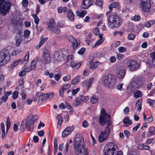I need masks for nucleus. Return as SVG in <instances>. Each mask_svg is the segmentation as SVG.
Instances as JSON below:
<instances>
[{
	"label": "nucleus",
	"mask_w": 155,
	"mask_h": 155,
	"mask_svg": "<svg viewBox=\"0 0 155 155\" xmlns=\"http://www.w3.org/2000/svg\"><path fill=\"white\" fill-rule=\"evenodd\" d=\"M84 140L82 135L76 133L74 141V151L77 155H87V149L84 146Z\"/></svg>",
	"instance_id": "nucleus-1"
},
{
	"label": "nucleus",
	"mask_w": 155,
	"mask_h": 155,
	"mask_svg": "<svg viewBox=\"0 0 155 155\" xmlns=\"http://www.w3.org/2000/svg\"><path fill=\"white\" fill-rule=\"evenodd\" d=\"M103 152L105 155H123L121 151H119L117 146L111 142L108 143L105 145Z\"/></svg>",
	"instance_id": "nucleus-2"
},
{
	"label": "nucleus",
	"mask_w": 155,
	"mask_h": 155,
	"mask_svg": "<svg viewBox=\"0 0 155 155\" xmlns=\"http://www.w3.org/2000/svg\"><path fill=\"white\" fill-rule=\"evenodd\" d=\"M122 23L120 18L115 13H112L109 16L108 26L112 28L119 27Z\"/></svg>",
	"instance_id": "nucleus-3"
},
{
	"label": "nucleus",
	"mask_w": 155,
	"mask_h": 155,
	"mask_svg": "<svg viewBox=\"0 0 155 155\" xmlns=\"http://www.w3.org/2000/svg\"><path fill=\"white\" fill-rule=\"evenodd\" d=\"M10 60V54L9 51L4 49L0 52V67L8 63Z\"/></svg>",
	"instance_id": "nucleus-4"
},
{
	"label": "nucleus",
	"mask_w": 155,
	"mask_h": 155,
	"mask_svg": "<svg viewBox=\"0 0 155 155\" xmlns=\"http://www.w3.org/2000/svg\"><path fill=\"white\" fill-rule=\"evenodd\" d=\"M110 116L108 114L104 109L101 110V115L99 117V121L100 124L104 126L107 123V126L111 127V123L110 121Z\"/></svg>",
	"instance_id": "nucleus-5"
},
{
	"label": "nucleus",
	"mask_w": 155,
	"mask_h": 155,
	"mask_svg": "<svg viewBox=\"0 0 155 155\" xmlns=\"http://www.w3.org/2000/svg\"><path fill=\"white\" fill-rule=\"evenodd\" d=\"M34 123L27 117L25 119L22 121L20 127V129L21 132H24L27 128L30 131L32 130L33 128Z\"/></svg>",
	"instance_id": "nucleus-6"
},
{
	"label": "nucleus",
	"mask_w": 155,
	"mask_h": 155,
	"mask_svg": "<svg viewBox=\"0 0 155 155\" xmlns=\"http://www.w3.org/2000/svg\"><path fill=\"white\" fill-rule=\"evenodd\" d=\"M68 52L65 49H61L55 52L54 55V59L56 63L62 61L64 57L68 54Z\"/></svg>",
	"instance_id": "nucleus-7"
},
{
	"label": "nucleus",
	"mask_w": 155,
	"mask_h": 155,
	"mask_svg": "<svg viewBox=\"0 0 155 155\" xmlns=\"http://www.w3.org/2000/svg\"><path fill=\"white\" fill-rule=\"evenodd\" d=\"M11 4L8 1H0V12L5 15L10 8Z\"/></svg>",
	"instance_id": "nucleus-8"
},
{
	"label": "nucleus",
	"mask_w": 155,
	"mask_h": 155,
	"mask_svg": "<svg viewBox=\"0 0 155 155\" xmlns=\"http://www.w3.org/2000/svg\"><path fill=\"white\" fill-rule=\"evenodd\" d=\"M111 127L106 126L101 131L98 137V140L100 142H102L108 138L110 134V128Z\"/></svg>",
	"instance_id": "nucleus-9"
},
{
	"label": "nucleus",
	"mask_w": 155,
	"mask_h": 155,
	"mask_svg": "<svg viewBox=\"0 0 155 155\" xmlns=\"http://www.w3.org/2000/svg\"><path fill=\"white\" fill-rule=\"evenodd\" d=\"M140 6L142 11L144 12H148L150 9L151 5L150 0H141Z\"/></svg>",
	"instance_id": "nucleus-10"
},
{
	"label": "nucleus",
	"mask_w": 155,
	"mask_h": 155,
	"mask_svg": "<svg viewBox=\"0 0 155 155\" xmlns=\"http://www.w3.org/2000/svg\"><path fill=\"white\" fill-rule=\"evenodd\" d=\"M127 68L131 71H133L138 69V65L137 62L134 60H130L127 63Z\"/></svg>",
	"instance_id": "nucleus-11"
},
{
	"label": "nucleus",
	"mask_w": 155,
	"mask_h": 155,
	"mask_svg": "<svg viewBox=\"0 0 155 155\" xmlns=\"http://www.w3.org/2000/svg\"><path fill=\"white\" fill-rule=\"evenodd\" d=\"M126 69L120 67H118L116 70V74L117 77L119 79H123L126 74Z\"/></svg>",
	"instance_id": "nucleus-12"
},
{
	"label": "nucleus",
	"mask_w": 155,
	"mask_h": 155,
	"mask_svg": "<svg viewBox=\"0 0 155 155\" xmlns=\"http://www.w3.org/2000/svg\"><path fill=\"white\" fill-rule=\"evenodd\" d=\"M104 83L106 87H110L114 84V80L112 79L111 76L106 75L104 76L103 79Z\"/></svg>",
	"instance_id": "nucleus-13"
},
{
	"label": "nucleus",
	"mask_w": 155,
	"mask_h": 155,
	"mask_svg": "<svg viewBox=\"0 0 155 155\" xmlns=\"http://www.w3.org/2000/svg\"><path fill=\"white\" fill-rule=\"evenodd\" d=\"M50 61L51 57L49 51L45 50L44 53L42 62L44 64H46L49 63Z\"/></svg>",
	"instance_id": "nucleus-14"
},
{
	"label": "nucleus",
	"mask_w": 155,
	"mask_h": 155,
	"mask_svg": "<svg viewBox=\"0 0 155 155\" xmlns=\"http://www.w3.org/2000/svg\"><path fill=\"white\" fill-rule=\"evenodd\" d=\"M140 83V81L137 77H134L131 83V87L134 88H137L141 84Z\"/></svg>",
	"instance_id": "nucleus-15"
},
{
	"label": "nucleus",
	"mask_w": 155,
	"mask_h": 155,
	"mask_svg": "<svg viewBox=\"0 0 155 155\" xmlns=\"http://www.w3.org/2000/svg\"><path fill=\"white\" fill-rule=\"evenodd\" d=\"M71 85L70 84H67L61 86L60 88L59 94L60 96L63 97H64V92L71 87Z\"/></svg>",
	"instance_id": "nucleus-16"
},
{
	"label": "nucleus",
	"mask_w": 155,
	"mask_h": 155,
	"mask_svg": "<svg viewBox=\"0 0 155 155\" xmlns=\"http://www.w3.org/2000/svg\"><path fill=\"white\" fill-rule=\"evenodd\" d=\"M36 95L38 97V100L39 101L45 100L47 98V93L44 94L41 92H37L36 93Z\"/></svg>",
	"instance_id": "nucleus-17"
},
{
	"label": "nucleus",
	"mask_w": 155,
	"mask_h": 155,
	"mask_svg": "<svg viewBox=\"0 0 155 155\" xmlns=\"http://www.w3.org/2000/svg\"><path fill=\"white\" fill-rule=\"evenodd\" d=\"M92 0H84L83 1L82 7L84 9H88L93 4Z\"/></svg>",
	"instance_id": "nucleus-18"
},
{
	"label": "nucleus",
	"mask_w": 155,
	"mask_h": 155,
	"mask_svg": "<svg viewBox=\"0 0 155 155\" xmlns=\"http://www.w3.org/2000/svg\"><path fill=\"white\" fill-rule=\"evenodd\" d=\"M74 130V127L73 126L69 127L65 129L62 133V135L63 137H65L71 133Z\"/></svg>",
	"instance_id": "nucleus-19"
},
{
	"label": "nucleus",
	"mask_w": 155,
	"mask_h": 155,
	"mask_svg": "<svg viewBox=\"0 0 155 155\" xmlns=\"http://www.w3.org/2000/svg\"><path fill=\"white\" fill-rule=\"evenodd\" d=\"M94 80V78H92L89 79L87 81H84L83 82L82 85L87 88H88L91 86Z\"/></svg>",
	"instance_id": "nucleus-20"
},
{
	"label": "nucleus",
	"mask_w": 155,
	"mask_h": 155,
	"mask_svg": "<svg viewBox=\"0 0 155 155\" xmlns=\"http://www.w3.org/2000/svg\"><path fill=\"white\" fill-rule=\"evenodd\" d=\"M69 64L70 66L72 68H75L77 69L79 68L81 65V62H76L73 61H71Z\"/></svg>",
	"instance_id": "nucleus-21"
},
{
	"label": "nucleus",
	"mask_w": 155,
	"mask_h": 155,
	"mask_svg": "<svg viewBox=\"0 0 155 155\" xmlns=\"http://www.w3.org/2000/svg\"><path fill=\"white\" fill-rule=\"evenodd\" d=\"M48 29L49 30H51L54 28L55 25V21L54 19L52 18L50 19V22L47 24Z\"/></svg>",
	"instance_id": "nucleus-22"
},
{
	"label": "nucleus",
	"mask_w": 155,
	"mask_h": 155,
	"mask_svg": "<svg viewBox=\"0 0 155 155\" xmlns=\"http://www.w3.org/2000/svg\"><path fill=\"white\" fill-rule=\"evenodd\" d=\"M101 63L99 61H97L94 63H92L90 65V68L93 70H94L98 66H100Z\"/></svg>",
	"instance_id": "nucleus-23"
},
{
	"label": "nucleus",
	"mask_w": 155,
	"mask_h": 155,
	"mask_svg": "<svg viewBox=\"0 0 155 155\" xmlns=\"http://www.w3.org/2000/svg\"><path fill=\"white\" fill-rule=\"evenodd\" d=\"M29 52H28L26 54L24 57L23 59H20V60H22V61H21V64H27L28 63V61L29 60Z\"/></svg>",
	"instance_id": "nucleus-24"
},
{
	"label": "nucleus",
	"mask_w": 155,
	"mask_h": 155,
	"mask_svg": "<svg viewBox=\"0 0 155 155\" xmlns=\"http://www.w3.org/2000/svg\"><path fill=\"white\" fill-rule=\"evenodd\" d=\"M38 62V59H34L31 61L30 67L33 70L36 69Z\"/></svg>",
	"instance_id": "nucleus-25"
},
{
	"label": "nucleus",
	"mask_w": 155,
	"mask_h": 155,
	"mask_svg": "<svg viewBox=\"0 0 155 155\" xmlns=\"http://www.w3.org/2000/svg\"><path fill=\"white\" fill-rule=\"evenodd\" d=\"M99 97L96 95L93 96L90 99V102L91 104H95L99 101Z\"/></svg>",
	"instance_id": "nucleus-26"
},
{
	"label": "nucleus",
	"mask_w": 155,
	"mask_h": 155,
	"mask_svg": "<svg viewBox=\"0 0 155 155\" xmlns=\"http://www.w3.org/2000/svg\"><path fill=\"white\" fill-rule=\"evenodd\" d=\"M48 39V38H44V36L43 35L41 36V38L40 40L41 41H40V42L39 43V45L38 46H37V48H39L41 47L43 44L46 41H47V40Z\"/></svg>",
	"instance_id": "nucleus-27"
},
{
	"label": "nucleus",
	"mask_w": 155,
	"mask_h": 155,
	"mask_svg": "<svg viewBox=\"0 0 155 155\" xmlns=\"http://www.w3.org/2000/svg\"><path fill=\"white\" fill-rule=\"evenodd\" d=\"M76 13L77 16L83 18L87 13V11L86 10H78Z\"/></svg>",
	"instance_id": "nucleus-28"
},
{
	"label": "nucleus",
	"mask_w": 155,
	"mask_h": 155,
	"mask_svg": "<svg viewBox=\"0 0 155 155\" xmlns=\"http://www.w3.org/2000/svg\"><path fill=\"white\" fill-rule=\"evenodd\" d=\"M67 16L71 21H73L74 19V15L73 12L71 10H69L67 13Z\"/></svg>",
	"instance_id": "nucleus-29"
},
{
	"label": "nucleus",
	"mask_w": 155,
	"mask_h": 155,
	"mask_svg": "<svg viewBox=\"0 0 155 155\" xmlns=\"http://www.w3.org/2000/svg\"><path fill=\"white\" fill-rule=\"evenodd\" d=\"M81 98L80 96L77 97L76 98L75 101L73 103V105L75 107H77L80 105L82 103Z\"/></svg>",
	"instance_id": "nucleus-30"
},
{
	"label": "nucleus",
	"mask_w": 155,
	"mask_h": 155,
	"mask_svg": "<svg viewBox=\"0 0 155 155\" xmlns=\"http://www.w3.org/2000/svg\"><path fill=\"white\" fill-rule=\"evenodd\" d=\"M142 99H139L137 101L136 104V106L137 107V110L139 112H140L141 109V103Z\"/></svg>",
	"instance_id": "nucleus-31"
},
{
	"label": "nucleus",
	"mask_w": 155,
	"mask_h": 155,
	"mask_svg": "<svg viewBox=\"0 0 155 155\" xmlns=\"http://www.w3.org/2000/svg\"><path fill=\"white\" fill-rule=\"evenodd\" d=\"M155 23V20H152L146 22L145 24V26L148 28H150Z\"/></svg>",
	"instance_id": "nucleus-32"
},
{
	"label": "nucleus",
	"mask_w": 155,
	"mask_h": 155,
	"mask_svg": "<svg viewBox=\"0 0 155 155\" xmlns=\"http://www.w3.org/2000/svg\"><path fill=\"white\" fill-rule=\"evenodd\" d=\"M28 117L29 118H30V119L34 123L36 121L37 119L38 118V115H30Z\"/></svg>",
	"instance_id": "nucleus-33"
},
{
	"label": "nucleus",
	"mask_w": 155,
	"mask_h": 155,
	"mask_svg": "<svg viewBox=\"0 0 155 155\" xmlns=\"http://www.w3.org/2000/svg\"><path fill=\"white\" fill-rule=\"evenodd\" d=\"M142 96V93L139 90L136 91L134 94V97L136 98L141 97Z\"/></svg>",
	"instance_id": "nucleus-34"
},
{
	"label": "nucleus",
	"mask_w": 155,
	"mask_h": 155,
	"mask_svg": "<svg viewBox=\"0 0 155 155\" xmlns=\"http://www.w3.org/2000/svg\"><path fill=\"white\" fill-rule=\"evenodd\" d=\"M22 61L21 60L18 59L17 60H15L13 61L11 65V68H14L19 63H21V61Z\"/></svg>",
	"instance_id": "nucleus-35"
},
{
	"label": "nucleus",
	"mask_w": 155,
	"mask_h": 155,
	"mask_svg": "<svg viewBox=\"0 0 155 155\" xmlns=\"http://www.w3.org/2000/svg\"><path fill=\"white\" fill-rule=\"evenodd\" d=\"M67 9V8L65 7L60 6L58 8V12L59 13H61L62 12H65Z\"/></svg>",
	"instance_id": "nucleus-36"
},
{
	"label": "nucleus",
	"mask_w": 155,
	"mask_h": 155,
	"mask_svg": "<svg viewBox=\"0 0 155 155\" xmlns=\"http://www.w3.org/2000/svg\"><path fill=\"white\" fill-rule=\"evenodd\" d=\"M82 103L83 102L84 103L86 102L89 99V97L87 96H84L83 95H80L79 96Z\"/></svg>",
	"instance_id": "nucleus-37"
},
{
	"label": "nucleus",
	"mask_w": 155,
	"mask_h": 155,
	"mask_svg": "<svg viewBox=\"0 0 155 155\" xmlns=\"http://www.w3.org/2000/svg\"><path fill=\"white\" fill-rule=\"evenodd\" d=\"M79 78L80 76H77L71 81V83L74 85L77 84L79 81Z\"/></svg>",
	"instance_id": "nucleus-38"
},
{
	"label": "nucleus",
	"mask_w": 155,
	"mask_h": 155,
	"mask_svg": "<svg viewBox=\"0 0 155 155\" xmlns=\"http://www.w3.org/2000/svg\"><path fill=\"white\" fill-rule=\"evenodd\" d=\"M104 39H100L97 41L95 43L94 45L93 48H94L97 46H98L102 43L104 41Z\"/></svg>",
	"instance_id": "nucleus-39"
},
{
	"label": "nucleus",
	"mask_w": 155,
	"mask_h": 155,
	"mask_svg": "<svg viewBox=\"0 0 155 155\" xmlns=\"http://www.w3.org/2000/svg\"><path fill=\"white\" fill-rule=\"evenodd\" d=\"M32 16L34 19V22L35 24L37 25L39 23V19L37 15H35V14H33L32 15Z\"/></svg>",
	"instance_id": "nucleus-40"
},
{
	"label": "nucleus",
	"mask_w": 155,
	"mask_h": 155,
	"mask_svg": "<svg viewBox=\"0 0 155 155\" xmlns=\"http://www.w3.org/2000/svg\"><path fill=\"white\" fill-rule=\"evenodd\" d=\"M66 38L71 42H74V41H75L76 39L72 36L67 35L66 36Z\"/></svg>",
	"instance_id": "nucleus-41"
},
{
	"label": "nucleus",
	"mask_w": 155,
	"mask_h": 155,
	"mask_svg": "<svg viewBox=\"0 0 155 155\" xmlns=\"http://www.w3.org/2000/svg\"><path fill=\"white\" fill-rule=\"evenodd\" d=\"M140 19V17L139 15H135V16H133L131 18V20L132 21H139Z\"/></svg>",
	"instance_id": "nucleus-42"
},
{
	"label": "nucleus",
	"mask_w": 155,
	"mask_h": 155,
	"mask_svg": "<svg viewBox=\"0 0 155 155\" xmlns=\"http://www.w3.org/2000/svg\"><path fill=\"white\" fill-rule=\"evenodd\" d=\"M123 123L124 124H132V122L131 120H130L129 118L127 117L125 118L123 120Z\"/></svg>",
	"instance_id": "nucleus-43"
},
{
	"label": "nucleus",
	"mask_w": 155,
	"mask_h": 155,
	"mask_svg": "<svg viewBox=\"0 0 155 155\" xmlns=\"http://www.w3.org/2000/svg\"><path fill=\"white\" fill-rule=\"evenodd\" d=\"M149 133L152 135H154L155 134V127H151L149 129Z\"/></svg>",
	"instance_id": "nucleus-44"
},
{
	"label": "nucleus",
	"mask_w": 155,
	"mask_h": 155,
	"mask_svg": "<svg viewBox=\"0 0 155 155\" xmlns=\"http://www.w3.org/2000/svg\"><path fill=\"white\" fill-rule=\"evenodd\" d=\"M57 118L58 119V124L61 126L63 122V119L62 117L61 116L58 115L57 116Z\"/></svg>",
	"instance_id": "nucleus-45"
},
{
	"label": "nucleus",
	"mask_w": 155,
	"mask_h": 155,
	"mask_svg": "<svg viewBox=\"0 0 155 155\" xmlns=\"http://www.w3.org/2000/svg\"><path fill=\"white\" fill-rule=\"evenodd\" d=\"M147 103L149 104L150 106L151 107H153V104L155 102L153 100L151 99H148L147 100Z\"/></svg>",
	"instance_id": "nucleus-46"
},
{
	"label": "nucleus",
	"mask_w": 155,
	"mask_h": 155,
	"mask_svg": "<svg viewBox=\"0 0 155 155\" xmlns=\"http://www.w3.org/2000/svg\"><path fill=\"white\" fill-rule=\"evenodd\" d=\"M11 126V122L10 118L9 117H7L6 118V129H8Z\"/></svg>",
	"instance_id": "nucleus-47"
},
{
	"label": "nucleus",
	"mask_w": 155,
	"mask_h": 155,
	"mask_svg": "<svg viewBox=\"0 0 155 155\" xmlns=\"http://www.w3.org/2000/svg\"><path fill=\"white\" fill-rule=\"evenodd\" d=\"M22 41V39L21 38H17L16 40V46L17 47L19 46Z\"/></svg>",
	"instance_id": "nucleus-48"
},
{
	"label": "nucleus",
	"mask_w": 155,
	"mask_h": 155,
	"mask_svg": "<svg viewBox=\"0 0 155 155\" xmlns=\"http://www.w3.org/2000/svg\"><path fill=\"white\" fill-rule=\"evenodd\" d=\"M19 53V51L18 50H13L11 53V55L12 56H16Z\"/></svg>",
	"instance_id": "nucleus-49"
},
{
	"label": "nucleus",
	"mask_w": 155,
	"mask_h": 155,
	"mask_svg": "<svg viewBox=\"0 0 155 155\" xmlns=\"http://www.w3.org/2000/svg\"><path fill=\"white\" fill-rule=\"evenodd\" d=\"M119 52L120 53H123L126 50V48L123 46L119 47L118 49Z\"/></svg>",
	"instance_id": "nucleus-50"
},
{
	"label": "nucleus",
	"mask_w": 155,
	"mask_h": 155,
	"mask_svg": "<svg viewBox=\"0 0 155 155\" xmlns=\"http://www.w3.org/2000/svg\"><path fill=\"white\" fill-rule=\"evenodd\" d=\"M65 24L63 21H59L58 24V26L59 27L62 28L65 26Z\"/></svg>",
	"instance_id": "nucleus-51"
},
{
	"label": "nucleus",
	"mask_w": 155,
	"mask_h": 155,
	"mask_svg": "<svg viewBox=\"0 0 155 155\" xmlns=\"http://www.w3.org/2000/svg\"><path fill=\"white\" fill-rule=\"evenodd\" d=\"M71 79V75L70 74L63 77V79L64 81L66 82L69 81Z\"/></svg>",
	"instance_id": "nucleus-52"
},
{
	"label": "nucleus",
	"mask_w": 155,
	"mask_h": 155,
	"mask_svg": "<svg viewBox=\"0 0 155 155\" xmlns=\"http://www.w3.org/2000/svg\"><path fill=\"white\" fill-rule=\"evenodd\" d=\"M135 37V36L134 35H133L131 34H129L128 35L127 38L128 39L130 40H133Z\"/></svg>",
	"instance_id": "nucleus-53"
},
{
	"label": "nucleus",
	"mask_w": 155,
	"mask_h": 155,
	"mask_svg": "<svg viewBox=\"0 0 155 155\" xmlns=\"http://www.w3.org/2000/svg\"><path fill=\"white\" fill-rule=\"evenodd\" d=\"M111 5L113 7V8H118L119 7V4L117 2H114L112 3Z\"/></svg>",
	"instance_id": "nucleus-54"
},
{
	"label": "nucleus",
	"mask_w": 155,
	"mask_h": 155,
	"mask_svg": "<svg viewBox=\"0 0 155 155\" xmlns=\"http://www.w3.org/2000/svg\"><path fill=\"white\" fill-rule=\"evenodd\" d=\"M125 57V56L121 54H118L117 55V60H120L123 59Z\"/></svg>",
	"instance_id": "nucleus-55"
},
{
	"label": "nucleus",
	"mask_w": 155,
	"mask_h": 155,
	"mask_svg": "<svg viewBox=\"0 0 155 155\" xmlns=\"http://www.w3.org/2000/svg\"><path fill=\"white\" fill-rule=\"evenodd\" d=\"M72 43L73 48L74 49H76L78 46V44L76 39H75V41H74Z\"/></svg>",
	"instance_id": "nucleus-56"
},
{
	"label": "nucleus",
	"mask_w": 155,
	"mask_h": 155,
	"mask_svg": "<svg viewBox=\"0 0 155 155\" xmlns=\"http://www.w3.org/2000/svg\"><path fill=\"white\" fill-rule=\"evenodd\" d=\"M21 3L22 6L24 7H26L28 3V0H23Z\"/></svg>",
	"instance_id": "nucleus-57"
},
{
	"label": "nucleus",
	"mask_w": 155,
	"mask_h": 155,
	"mask_svg": "<svg viewBox=\"0 0 155 155\" xmlns=\"http://www.w3.org/2000/svg\"><path fill=\"white\" fill-rule=\"evenodd\" d=\"M47 98H48L49 99L52 98L54 96V93L53 92H50L49 93H47Z\"/></svg>",
	"instance_id": "nucleus-58"
},
{
	"label": "nucleus",
	"mask_w": 155,
	"mask_h": 155,
	"mask_svg": "<svg viewBox=\"0 0 155 155\" xmlns=\"http://www.w3.org/2000/svg\"><path fill=\"white\" fill-rule=\"evenodd\" d=\"M24 68L25 70V71H26L27 72H30L32 70H33L32 69H31V68L30 67V66L28 67H27L26 66H25L24 67Z\"/></svg>",
	"instance_id": "nucleus-59"
},
{
	"label": "nucleus",
	"mask_w": 155,
	"mask_h": 155,
	"mask_svg": "<svg viewBox=\"0 0 155 155\" xmlns=\"http://www.w3.org/2000/svg\"><path fill=\"white\" fill-rule=\"evenodd\" d=\"M153 64L155 65V51L153 52L151 54Z\"/></svg>",
	"instance_id": "nucleus-60"
},
{
	"label": "nucleus",
	"mask_w": 155,
	"mask_h": 155,
	"mask_svg": "<svg viewBox=\"0 0 155 155\" xmlns=\"http://www.w3.org/2000/svg\"><path fill=\"white\" fill-rule=\"evenodd\" d=\"M19 124L18 122H16L14 124L13 129L14 131H16L18 129V126L19 125Z\"/></svg>",
	"instance_id": "nucleus-61"
},
{
	"label": "nucleus",
	"mask_w": 155,
	"mask_h": 155,
	"mask_svg": "<svg viewBox=\"0 0 155 155\" xmlns=\"http://www.w3.org/2000/svg\"><path fill=\"white\" fill-rule=\"evenodd\" d=\"M79 91V88H77L73 90L72 91V94L73 96H74Z\"/></svg>",
	"instance_id": "nucleus-62"
},
{
	"label": "nucleus",
	"mask_w": 155,
	"mask_h": 155,
	"mask_svg": "<svg viewBox=\"0 0 155 155\" xmlns=\"http://www.w3.org/2000/svg\"><path fill=\"white\" fill-rule=\"evenodd\" d=\"M18 92L16 91H15L12 94V97L14 99H16L18 97Z\"/></svg>",
	"instance_id": "nucleus-63"
},
{
	"label": "nucleus",
	"mask_w": 155,
	"mask_h": 155,
	"mask_svg": "<svg viewBox=\"0 0 155 155\" xmlns=\"http://www.w3.org/2000/svg\"><path fill=\"white\" fill-rule=\"evenodd\" d=\"M95 3L97 5L101 6L102 5V2L101 0H96Z\"/></svg>",
	"instance_id": "nucleus-64"
}]
</instances>
